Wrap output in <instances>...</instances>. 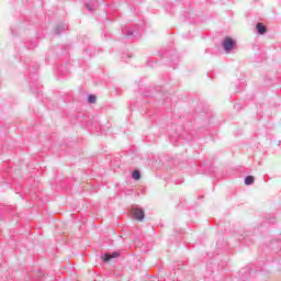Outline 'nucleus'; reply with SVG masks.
Listing matches in <instances>:
<instances>
[{
    "mask_svg": "<svg viewBox=\"0 0 281 281\" xmlns=\"http://www.w3.org/2000/svg\"><path fill=\"white\" fill-rule=\"evenodd\" d=\"M257 30L259 34H267V27L262 23H257Z\"/></svg>",
    "mask_w": 281,
    "mask_h": 281,
    "instance_id": "4",
    "label": "nucleus"
},
{
    "mask_svg": "<svg viewBox=\"0 0 281 281\" xmlns=\"http://www.w3.org/2000/svg\"><path fill=\"white\" fill-rule=\"evenodd\" d=\"M132 215L134 216V218H136V221H144V210L142 209H133L132 210Z\"/></svg>",
    "mask_w": 281,
    "mask_h": 281,
    "instance_id": "2",
    "label": "nucleus"
},
{
    "mask_svg": "<svg viewBox=\"0 0 281 281\" xmlns=\"http://www.w3.org/2000/svg\"><path fill=\"white\" fill-rule=\"evenodd\" d=\"M132 179H134L135 181H139V179H142V175L139 173L138 170H134L132 172Z\"/></svg>",
    "mask_w": 281,
    "mask_h": 281,
    "instance_id": "5",
    "label": "nucleus"
},
{
    "mask_svg": "<svg viewBox=\"0 0 281 281\" xmlns=\"http://www.w3.org/2000/svg\"><path fill=\"white\" fill-rule=\"evenodd\" d=\"M254 181H255L254 176H248L245 179V186H251V183H254Z\"/></svg>",
    "mask_w": 281,
    "mask_h": 281,
    "instance_id": "6",
    "label": "nucleus"
},
{
    "mask_svg": "<svg viewBox=\"0 0 281 281\" xmlns=\"http://www.w3.org/2000/svg\"><path fill=\"white\" fill-rule=\"evenodd\" d=\"M87 8H88V10H91V8H89V4H87Z\"/></svg>",
    "mask_w": 281,
    "mask_h": 281,
    "instance_id": "8",
    "label": "nucleus"
},
{
    "mask_svg": "<svg viewBox=\"0 0 281 281\" xmlns=\"http://www.w3.org/2000/svg\"><path fill=\"white\" fill-rule=\"evenodd\" d=\"M101 258L103 262H110L112 258H120V252H113L112 255L105 254Z\"/></svg>",
    "mask_w": 281,
    "mask_h": 281,
    "instance_id": "3",
    "label": "nucleus"
},
{
    "mask_svg": "<svg viewBox=\"0 0 281 281\" xmlns=\"http://www.w3.org/2000/svg\"><path fill=\"white\" fill-rule=\"evenodd\" d=\"M95 95H93V94H90L89 97H88V102L90 103V104H95Z\"/></svg>",
    "mask_w": 281,
    "mask_h": 281,
    "instance_id": "7",
    "label": "nucleus"
},
{
    "mask_svg": "<svg viewBox=\"0 0 281 281\" xmlns=\"http://www.w3.org/2000/svg\"><path fill=\"white\" fill-rule=\"evenodd\" d=\"M223 48L225 49V52L229 53L231 49H234V45H236V42H234V40H232V37H226L223 41Z\"/></svg>",
    "mask_w": 281,
    "mask_h": 281,
    "instance_id": "1",
    "label": "nucleus"
}]
</instances>
